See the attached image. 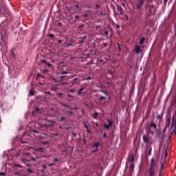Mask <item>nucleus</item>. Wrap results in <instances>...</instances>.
<instances>
[{
	"label": "nucleus",
	"instance_id": "nucleus-1",
	"mask_svg": "<svg viewBox=\"0 0 176 176\" xmlns=\"http://www.w3.org/2000/svg\"><path fill=\"white\" fill-rule=\"evenodd\" d=\"M148 176H156L157 175V170L156 166V162L153 159L151 160V163L149 168L147 171Z\"/></svg>",
	"mask_w": 176,
	"mask_h": 176
},
{
	"label": "nucleus",
	"instance_id": "nucleus-2",
	"mask_svg": "<svg viewBox=\"0 0 176 176\" xmlns=\"http://www.w3.org/2000/svg\"><path fill=\"white\" fill-rule=\"evenodd\" d=\"M170 120H171V111H168L167 116H166V120L165 123V126L164 128V132H160V135H162V140L164 138V134L166 133V131L168 127H170Z\"/></svg>",
	"mask_w": 176,
	"mask_h": 176
},
{
	"label": "nucleus",
	"instance_id": "nucleus-3",
	"mask_svg": "<svg viewBox=\"0 0 176 176\" xmlns=\"http://www.w3.org/2000/svg\"><path fill=\"white\" fill-rule=\"evenodd\" d=\"M107 124H104L103 127L104 129H106V130H109L111 127H112V125L113 124V120L107 119Z\"/></svg>",
	"mask_w": 176,
	"mask_h": 176
},
{
	"label": "nucleus",
	"instance_id": "nucleus-4",
	"mask_svg": "<svg viewBox=\"0 0 176 176\" xmlns=\"http://www.w3.org/2000/svg\"><path fill=\"white\" fill-rule=\"evenodd\" d=\"M138 2L136 3V9L138 10H141L142 9V6H144V2H145V0H137Z\"/></svg>",
	"mask_w": 176,
	"mask_h": 176
},
{
	"label": "nucleus",
	"instance_id": "nucleus-5",
	"mask_svg": "<svg viewBox=\"0 0 176 176\" xmlns=\"http://www.w3.org/2000/svg\"><path fill=\"white\" fill-rule=\"evenodd\" d=\"M146 13L148 16H151V14H155V7L150 6L148 8V12Z\"/></svg>",
	"mask_w": 176,
	"mask_h": 176
},
{
	"label": "nucleus",
	"instance_id": "nucleus-6",
	"mask_svg": "<svg viewBox=\"0 0 176 176\" xmlns=\"http://www.w3.org/2000/svg\"><path fill=\"white\" fill-rule=\"evenodd\" d=\"M98 146H100V142H96L95 144H92V147L94 149V151H92V153H94V152H97V151H98Z\"/></svg>",
	"mask_w": 176,
	"mask_h": 176
},
{
	"label": "nucleus",
	"instance_id": "nucleus-7",
	"mask_svg": "<svg viewBox=\"0 0 176 176\" xmlns=\"http://www.w3.org/2000/svg\"><path fill=\"white\" fill-rule=\"evenodd\" d=\"M143 141L144 142V144H146L147 145H149V142H151V138H149V137L144 135H143Z\"/></svg>",
	"mask_w": 176,
	"mask_h": 176
},
{
	"label": "nucleus",
	"instance_id": "nucleus-8",
	"mask_svg": "<svg viewBox=\"0 0 176 176\" xmlns=\"http://www.w3.org/2000/svg\"><path fill=\"white\" fill-rule=\"evenodd\" d=\"M76 91L75 89H69L67 91V96L68 97H71V98H74V93Z\"/></svg>",
	"mask_w": 176,
	"mask_h": 176
},
{
	"label": "nucleus",
	"instance_id": "nucleus-9",
	"mask_svg": "<svg viewBox=\"0 0 176 176\" xmlns=\"http://www.w3.org/2000/svg\"><path fill=\"white\" fill-rule=\"evenodd\" d=\"M35 152H41V153H45V148L43 147H36L34 148Z\"/></svg>",
	"mask_w": 176,
	"mask_h": 176
},
{
	"label": "nucleus",
	"instance_id": "nucleus-10",
	"mask_svg": "<svg viewBox=\"0 0 176 176\" xmlns=\"http://www.w3.org/2000/svg\"><path fill=\"white\" fill-rule=\"evenodd\" d=\"M141 52H142V50H141V45H136L135 47V52L137 53L138 54H140Z\"/></svg>",
	"mask_w": 176,
	"mask_h": 176
},
{
	"label": "nucleus",
	"instance_id": "nucleus-11",
	"mask_svg": "<svg viewBox=\"0 0 176 176\" xmlns=\"http://www.w3.org/2000/svg\"><path fill=\"white\" fill-rule=\"evenodd\" d=\"M79 79H78V78H76L73 80H72L71 83L72 86H74L75 85H79Z\"/></svg>",
	"mask_w": 176,
	"mask_h": 176
},
{
	"label": "nucleus",
	"instance_id": "nucleus-12",
	"mask_svg": "<svg viewBox=\"0 0 176 176\" xmlns=\"http://www.w3.org/2000/svg\"><path fill=\"white\" fill-rule=\"evenodd\" d=\"M128 162H129V163L131 164L134 163V155H133V154L129 156Z\"/></svg>",
	"mask_w": 176,
	"mask_h": 176
},
{
	"label": "nucleus",
	"instance_id": "nucleus-13",
	"mask_svg": "<svg viewBox=\"0 0 176 176\" xmlns=\"http://www.w3.org/2000/svg\"><path fill=\"white\" fill-rule=\"evenodd\" d=\"M148 150L149 151L148 155H151V153H152V142L149 145H147V151Z\"/></svg>",
	"mask_w": 176,
	"mask_h": 176
},
{
	"label": "nucleus",
	"instance_id": "nucleus-14",
	"mask_svg": "<svg viewBox=\"0 0 176 176\" xmlns=\"http://www.w3.org/2000/svg\"><path fill=\"white\" fill-rule=\"evenodd\" d=\"M117 10H118V12H120V14H123L124 10H123V8L121 6H118L117 8Z\"/></svg>",
	"mask_w": 176,
	"mask_h": 176
},
{
	"label": "nucleus",
	"instance_id": "nucleus-15",
	"mask_svg": "<svg viewBox=\"0 0 176 176\" xmlns=\"http://www.w3.org/2000/svg\"><path fill=\"white\" fill-rule=\"evenodd\" d=\"M149 131L152 135L155 134V131H156V127H152L149 129Z\"/></svg>",
	"mask_w": 176,
	"mask_h": 176
},
{
	"label": "nucleus",
	"instance_id": "nucleus-16",
	"mask_svg": "<svg viewBox=\"0 0 176 176\" xmlns=\"http://www.w3.org/2000/svg\"><path fill=\"white\" fill-rule=\"evenodd\" d=\"M21 162H23V163H25L27 164V166H30V160H28L27 158H22L21 159Z\"/></svg>",
	"mask_w": 176,
	"mask_h": 176
},
{
	"label": "nucleus",
	"instance_id": "nucleus-17",
	"mask_svg": "<svg viewBox=\"0 0 176 176\" xmlns=\"http://www.w3.org/2000/svg\"><path fill=\"white\" fill-rule=\"evenodd\" d=\"M135 166V165L134 164V163L131 164V166L129 167V170L131 173H133V171H134V167Z\"/></svg>",
	"mask_w": 176,
	"mask_h": 176
},
{
	"label": "nucleus",
	"instance_id": "nucleus-18",
	"mask_svg": "<svg viewBox=\"0 0 176 176\" xmlns=\"http://www.w3.org/2000/svg\"><path fill=\"white\" fill-rule=\"evenodd\" d=\"M164 164H161V167H160V170L159 172V176H162V171H163V167H164Z\"/></svg>",
	"mask_w": 176,
	"mask_h": 176
},
{
	"label": "nucleus",
	"instance_id": "nucleus-19",
	"mask_svg": "<svg viewBox=\"0 0 176 176\" xmlns=\"http://www.w3.org/2000/svg\"><path fill=\"white\" fill-rule=\"evenodd\" d=\"M92 116L94 119H97V117L98 116V113L97 111H95Z\"/></svg>",
	"mask_w": 176,
	"mask_h": 176
},
{
	"label": "nucleus",
	"instance_id": "nucleus-20",
	"mask_svg": "<svg viewBox=\"0 0 176 176\" xmlns=\"http://www.w3.org/2000/svg\"><path fill=\"white\" fill-rule=\"evenodd\" d=\"M10 56H11V57H12V58H14V57L16 56L14 55V52L13 51V50H10Z\"/></svg>",
	"mask_w": 176,
	"mask_h": 176
},
{
	"label": "nucleus",
	"instance_id": "nucleus-21",
	"mask_svg": "<svg viewBox=\"0 0 176 176\" xmlns=\"http://www.w3.org/2000/svg\"><path fill=\"white\" fill-rule=\"evenodd\" d=\"M144 42H145V37H142L140 41H139V43L142 45L144 43Z\"/></svg>",
	"mask_w": 176,
	"mask_h": 176
},
{
	"label": "nucleus",
	"instance_id": "nucleus-22",
	"mask_svg": "<svg viewBox=\"0 0 176 176\" xmlns=\"http://www.w3.org/2000/svg\"><path fill=\"white\" fill-rule=\"evenodd\" d=\"M107 14L104 13V12H99L98 14V16H99V17H104V16H106Z\"/></svg>",
	"mask_w": 176,
	"mask_h": 176
},
{
	"label": "nucleus",
	"instance_id": "nucleus-23",
	"mask_svg": "<svg viewBox=\"0 0 176 176\" xmlns=\"http://www.w3.org/2000/svg\"><path fill=\"white\" fill-rule=\"evenodd\" d=\"M5 8H6V5L3 3V5L0 6V10H5Z\"/></svg>",
	"mask_w": 176,
	"mask_h": 176
},
{
	"label": "nucleus",
	"instance_id": "nucleus-24",
	"mask_svg": "<svg viewBox=\"0 0 176 176\" xmlns=\"http://www.w3.org/2000/svg\"><path fill=\"white\" fill-rule=\"evenodd\" d=\"M117 45H118L119 52H122V45H120L119 43H117Z\"/></svg>",
	"mask_w": 176,
	"mask_h": 176
},
{
	"label": "nucleus",
	"instance_id": "nucleus-25",
	"mask_svg": "<svg viewBox=\"0 0 176 176\" xmlns=\"http://www.w3.org/2000/svg\"><path fill=\"white\" fill-rule=\"evenodd\" d=\"M66 119H67V118H65V117H60L58 119V120H59V122H64Z\"/></svg>",
	"mask_w": 176,
	"mask_h": 176
},
{
	"label": "nucleus",
	"instance_id": "nucleus-26",
	"mask_svg": "<svg viewBox=\"0 0 176 176\" xmlns=\"http://www.w3.org/2000/svg\"><path fill=\"white\" fill-rule=\"evenodd\" d=\"M152 127H156V124H155V122H152L150 124V128L152 129Z\"/></svg>",
	"mask_w": 176,
	"mask_h": 176
},
{
	"label": "nucleus",
	"instance_id": "nucleus-27",
	"mask_svg": "<svg viewBox=\"0 0 176 176\" xmlns=\"http://www.w3.org/2000/svg\"><path fill=\"white\" fill-rule=\"evenodd\" d=\"M30 96H34V88H32V89L29 91Z\"/></svg>",
	"mask_w": 176,
	"mask_h": 176
},
{
	"label": "nucleus",
	"instance_id": "nucleus-28",
	"mask_svg": "<svg viewBox=\"0 0 176 176\" xmlns=\"http://www.w3.org/2000/svg\"><path fill=\"white\" fill-rule=\"evenodd\" d=\"M65 112H66V113H67V115L69 116H71V115H72V113H74V111H66Z\"/></svg>",
	"mask_w": 176,
	"mask_h": 176
},
{
	"label": "nucleus",
	"instance_id": "nucleus-29",
	"mask_svg": "<svg viewBox=\"0 0 176 176\" xmlns=\"http://www.w3.org/2000/svg\"><path fill=\"white\" fill-rule=\"evenodd\" d=\"M1 41H3V31L1 30L0 32Z\"/></svg>",
	"mask_w": 176,
	"mask_h": 176
},
{
	"label": "nucleus",
	"instance_id": "nucleus-30",
	"mask_svg": "<svg viewBox=\"0 0 176 176\" xmlns=\"http://www.w3.org/2000/svg\"><path fill=\"white\" fill-rule=\"evenodd\" d=\"M104 100H107V98L104 97V96H100L99 97V101H102Z\"/></svg>",
	"mask_w": 176,
	"mask_h": 176
},
{
	"label": "nucleus",
	"instance_id": "nucleus-31",
	"mask_svg": "<svg viewBox=\"0 0 176 176\" xmlns=\"http://www.w3.org/2000/svg\"><path fill=\"white\" fill-rule=\"evenodd\" d=\"M57 87H51V90H52V91H56L57 90Z\"/></svg>",
	"mask_w": 176,
	"mask_h": 176
},
{
	"label": "nucleus",
	"instance_id": "nucleus-32",
	"mask_svg": "<svg viewBox=\"0 0 176 176\" xmlns=\"http://www.w3.org/2000/svg\"><path fill=\"white\" fill-rule=\"evenodd\" d=\"M62 107H64L66 109H68V108H69V105H67L65 104H62Z\"/></svg>",
	"mask_w": 176,
	"mask_h": 176
},
{
	"label": "nucleus",
	"instance_id": "nucleus-33",
	"mask_svg": "<svg viewBox=\"0 0 176 176\" xmlns=\"http://www.w3.org/2000/svg\"><path fill=\"white\" fill-rule=\"evenodd\" d=\"M91 76H88L87 78H85L84 80H91Z\"/></svg>",
	"mask_w": 176,
	"mask_h": 176
},
{
	"label": "nucleus",
	"instance_id": "nucleus-34",
	"mask_svg": "<svg viewBox=\"0 0 176 176\" xmlns=\"http://www.w3.org/2000/svg\"><path fill=\"white\" fill-rule=\"evenodd\" d=\"M83 92H82V91H80V89H78V92H77V95L78 96H80L81 94H82Z\"/></svg>",
	"mask_w": 176,
	"mask_h": 176
},
{
	"label": "nucleus",
	"instance_id": "nucleus-35",
	"mask_svg": "<svg viewBox=\"0 0 176 176\" xmlns=\"http://www.w3.org/2000/svg\"><path fill=\"white\" fill-rule=\"evenodd\" d=\"M48 36H49V38H52V39H53V38H54V34H50L48 35Z\"/></svg>",
	"mask_w": 176,
	"mask_h": 176
},
{
	"label": "nucleus",
	"instance_id": "nucleus-36",
	"mask_svg": "<svg viewBox=\"0 0 176 176\" xmlns=\"http://www.w3.org/2000/svg\"><path fill=\"white\" fill-rule=\"evenodd\" d=\"M109 34V32H108L107 30L104 31V36H108V34Z\"/></svg>",
	"mask_w": 176,
	"mask_h": 176
},
{
	"label": "nucleus",
	"instance_id": "nucleus-37",
	"mask_svg": "<svg viewBox=\"0 0 176 176\" xmlns=\"http://www.w3.org/2000/svg\"><path fill=\"white\" fill-rule=\"evenodd\" d=\"M42 63H43V64H45V65H47V64H48L47 61H46L45 60H42Z\"/></svg>",
	"mask_w": 176,
	"mask_h": 176
},
{
	"label": "nucleus",
	"instance_id": "nucleus-38",
	"mask_svg": "<svg viewBox=\"0 0 176 176\" xmlns=\"http://www.w3.org/2000/svg\"><path fill=\"white\" fill-rule=\"evenodd\" d=\"M162 118H163V116L162 115H158L157 116V119H162Z\"/></svg>",
	"mask_w": 176,
	"mask_h": 176
},
{
	"label": "nucleus",
	"instance_id": "nucleus-39",
	"mask_svg": "<svg viewBox=\"0 0 176 176\" xmlns=\"http://www.w3.org/2000/svg\"><path fill=\"white\" fill-rule=\"evenodd\" d=\"M84 127H85V129H89V126H87V125L86 124V122H84Z\"/></svg>",
	"mask_w": 176,
	"mask_h": 176
},
{
	"label": "nucleus",
	"instance_id": "nucleus-40",
	"mask_svg": "<svg viewBox=\"0 0 176 176\" xmlns=\"http://www.w3.org/2000/svg\"><path fill=\"white\" fill-rule=\"evenodd\" d=\"M124 17L126 21H129V16L127 14H125Z\"/></svg>",
	"mask_w": 176,
	"mask_h": 176
},
{
	"label": "nucleus",
	"instance_id": "nucleus-41",
	"mask_svg": "<svg viewBox=\"0 0 176 176\" xmlns=\"http://www.w3.org/2000/svg\"><path fill=\"white\" fill-rule=\"evenodd\" d=\"M42 144H43L44 145H47L49 144V142H43Z\"/></svg>",
	"mask_w": 176,
	"mask_h": 176
},
{
	"label": "nucleus",
	"instance_id": "nucleus-42",
	"mask_svg": "<svg viewBox=\"0 0 176 176\" xmlns=\"http://www.w3.org/2000/svg\"><path fill=\"white\" fill-rule=\"evenodd\" d=\"M31 160H33L34 162L36 161V158L32 157Z\"/></svg>",
	"mask_w": 176,
	"mask_h": 176
},
{
	"label": "nucleus",
	"instance_id": "nucleus-43",
	"mask_svg": "<svg viewBox=\"0 0 176 176\" xmlns=\"http://www.w3.org/2000/svg\"><path fill=\"white\" fill-rule=\"evenodd\" d=\"M86 38H87V36H84L83 37L81 38V40L85 41V39H86Z\"/></svg>",
	"mask_w": 176,
	"mask_h": 176
},
{
	"label": "nucleus",
	"instance_id": "nucleus-44",
	"mask_svg": "<svg viewBox=\"0 0 176 176\" xmlns=\"http://www.w3.org/2000/svg\"><path fill=\"white\" fill-rule=\"evenodd\" d=\"M95 8L97 9H100V6L98 4H96Z\"/></svg>",
	"mask_w": 176,
	"mask_h": 176
},
{
	"label": "nucleus",
	"instance_id": "nucleus-45",
	"mask_svg": "<svg viewBox=\"0 0 176 176\" xmlns=\"http://www.w3.org/2000/svg\"><path fill=\"white\" fill-rule=\"evenodd\" d=\"M27 171H28V173H32V170H31L30 168H28Z\"/></svg>",
	"mask_w": 176,
	"mask_h": 176
},
{
	"label": "nucleus",
	"instance_id": "nucleus-46",
	"mask_svg": "<svg viewBox=\"0 0 176 176\" xmlns=\"http://www.w3.org/2000/svg\"><path fill=\"white\" fill-rule=\"evenodd\" d=\"M98 61L99 63H104V60L102 59H98Z\"/></svg>",
	"mask_w": 176,
	"mask_h": 176
},
{
	"label": "nucleus",
	"instance_id": "nucleus-47",
	"mask_svg": "<svg viewBox=\"0 0 176 176\" xmlns=\"http://www.w3.org/2000/svg\"><path fill=\"white\" fill-rule=\"evenodd\" d=\"M48 166H50V167H51L52 166H54V163L48 164Z\"/></svg>",
	"mask_w": 176,
	"mask_h": 176
},
{
	"label": "nucleus",
	"instance_id": "nucleus-48",
	"mask_svg": "<svg viewBox=\"0 0 176 176\" xmlns=\"http://www.w3.org/2000/svg\"><path fill=\"white\" fill-rule=\"evenodd\" d=\"M173 135V134L169 135V136H168V141H170V140H171V135Z\"/></svg>",
	"mask_w": 176,
	"mask_h": 176
},
{
	"label": "nucleus",
	"instance_id": "nucleus-49",
	"mask_svg": "<svg viewBox=\"0 0 176 176\" xmlns=\"http://www.w3.org/2000/svg\"><path fill=\"white\" fill-rule=\"evenodd\" d=\"M102 137H103V138H105V137H107V133H104L102 135Z\"/></svg>",
	"mask_w": 176,
	"mask_h": 176
},
{
	"label": "nucleus",
	"instance_id": "nucleus-50",
	"mask_svg": "<svg viewBox=\"0 0 176 176\" xmlns=\"http://www.w3.org/2000/svg\"><path fill=\"white\" fill-rule=\"evenodd\" d=\"M75 19H76V20H79V16L76 15V16H75Z\"/></svg>",
	"mask_w": 176,
	"mask_h": 176
},
{
	"label": "nucleus",
	"instance_id": "nucleus-51",
	"mask_svg": "<svg viewBox=\"0 0 176 176\" xmlns=\"http://www.w3.org/2000/svg\"><path fill=\"white\" fill-rule=\"evenodd\" d=\"M66 46H72V43H67L66 44Z\"/></svg>",
	"mask_w": 176,
	"mask_h": 176
},
{
	"label": "nucleus",
	"instance_id": "nucleus-52",
	"mask_svg": "<svg viewBox=\"0 0 176 176\" xmlns=\"http://www.w3.org/2000/svg\"><path fill=\"white\" fill-rule=\"evenodd\" d=\"M54 162H58V159H57V158H54Z\"/></svg>",
	"mask_w": 176,
	"mask_h": 176
},
{
	"label": "nucleus",
	"instance_id": "nucleus-53",
	"mask_svg": "<svg viewBox=\"0 0 176 176\" xmlns=\"http://www.w3.org/2000/svg\"><path fill=\"white\" fill-rule=\"evenodd\" d=\"M103 46H104V47H106V46H108V43H104L103 44Z\"/></svg>",
	"mask_w": 176,
	"mask_h": 176
},
{
	"label": "nucleus",
	"instance_id": "nucleus-54",
	"mask_svg": "<svg viewBox=\"0 0 176 176\" xmlns=\"http://www.w3.org/2000/svg\"><path fill=\"white\" fill-rule=\"evenodd\" d=\"M84 89H85V87H81L79 90H80V91H83Z\"/></svg>",
	"mask_w": 176,
	"mask_h": 176
},
{
	"label": "nucleus",
	"instance_id": "nucleus-55",
	"mask_svg": "<svg viewBox=\"0 0 176 176\" xmlns=\"http://www.w3.org/2000/svg\"><path fill=\"white\" fill-rule=\"evenodd\" d=\"M85 41L81 39V41L79 42L80 44L83 43Z\"/></svg>",
	"mask_w": 176,
	"mask_h": 176
},
{
	"label": "nucleus",
	"instance_id": "nucleus-56",
	"mask_svg": "<svg viewBox=\"0 0 176 176\" xmlns=\"http://www.w3.org/2000/svg\"><path fill=\"white\" fill-rule=\"evenodd\" d=\"M0 175H5V173L1 172Z\"/></svg>",
	"mask_w": 176,
	"mask_h": 176
},
{
	"label": "nucleus",
	"instance_id": "nucleus-57",
	"mask_svg": "<svg viewBox=\"0 0 176 176\" xmlns=\"http://www.w3.org/2000/svg\"><path fill=\"white\" fill-rule=\"evenodd\" d=\"M66 77H67V76H60V78L63 79V78H66Z\"/></svg>",
	"mask_w": 176,
	"mask_h": 176
},
{
	"label": "nucleus",
	"instance_id": "nucleus-58",
	"mask_svg": "<svg viewBox=\"0 0 176 176\" xmlns=\"http://www.w3.org/2000/svg\"><path fill=\"white\" fill-rule=\"evenodd\" d=\"M98 28H100V25H96V30H98Z\"/></svg>",
	"mask_w": 176,
	"mask_h": 176
},
{
	"label": "nucleus",
	"instance_id": "nucleus-59",
	"mask_svg": "<svg viewBox=\"0 0 176 176\" xmlns=\"http://www.w3.org/2000/svg\"><path fill=\"white\" fill-rule=\"evenodd\" d=\"M62 74H68V72H64V71H63V72H62Z\"/></svg>",
	"mask_w": 176,
	"mask_h": 176
},
{
	"label": "nucleus",
	"instance_id": "nucleus-60",
	"mask_svg": "<svg viewBox=\"0 0 176 176\" xmlns=\"http://www.w3.org/2000/svg\"><path fill=\"white\" fill-rule=\"evenodd\" d=\"M71 109H73V110H75V109H77L78 108L77 107H72V108H70Z\"/></svg>",
	"mask_w": 176,
	"mask_h": 176
},
{
	"label": "nucleus",
	"instance_id": "nucleus-61",
	"mask_svg": "<svg viewBox=\"0 0 176 176\" xmlns=\"http://www.w3.org/2000/svg\"><path fill=\"white\" fill-rule=\"evenodd\" d=\"M47 67H52V64H50V63H47Z\"/></svg>",
	"mask_w": 176,
	"mask_h": 176
},
{
	"label": "nucleus",
	"instance_id": "nucleus-62",
	"mask_svg": "<svg viewBox=\"0 0 176 176\" xmlns=\"http://www.w3.org/2000/svg\"><path fill=\"white\" fill-rule=\"evenodd\" d=\"M44 170H46V165H43Z\"/></svg>",
	"mask_w": 176,
	"mask_h": 176
},
{
	"label": "nucleus",
	"instance_id": "nucleus-63",
	"mask_svg": "<svg viewBox=\"0 0 176 176\" xmlns=\"http://www.w3.org/2000/svg\"><path fill=\"white\" fill-rule=\"evenodd\" d=\"M88 16H89V14H84V17H87Z\"/></svg>",
	"mask_w": 176,
	"mask_h": 176
},
{
	"label": "nucleus",
	"instance_id": "nucleus-64",
	"mask_svg": "<svg viewBox=\"0 0 176 176\" xmlns=\"http://www.w3.org/2000/svg\"><path fill=\"white\" fill-rule=\"evenodd\" d=\"M58 43H62L63 41L58 40Z\"/></svg>",
	"mask_w": 176,
	"mask_h": 176
}]
</instances>
